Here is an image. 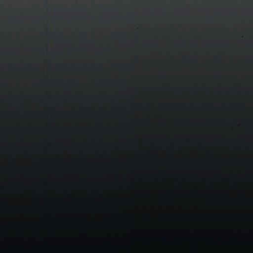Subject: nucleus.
Here are the masks:
<instances>
[{
	"label": "nucleus",
	"instance_id": "nucleus-1",
	"mask_svg": "<svg viewBox=\"0 0 253 253\" xmlns=\"http://www.w3.org/2000/svg\"><path fill=\"white\" fill-rule=\"evenodd\" d=\"M253 86H251L250 87V97H251V103H252V101H253Z\"/></svg>",
	"mask_w": 253,
	"mask_h": 253
},
{
	"label": "nucleus",
	"instance_id": "nucleus-2",
	"mask_svg": "<svg viewBox=\"0 0 253 253\" xmlns=\"http://www.w3.org/2000/svg\"><path fill=\"white\" fill-rule=\"evenodd\" d=\"M110 96H103V97H101V98H109ZM93 98H100L101 97H98V96H94L93 97Z\"/></svg>",
	"mask_w": 253,
	"mask_h": 253
},
{
	"label": "nucleus",
	"instance_id": "nucleus-3",
	"mask_svg": "<svg viewBox=\"0 0 253 253\" xmlns=\"http://www.w3.org/2000/svg\"><path fill=\"white\" fill-rule=\"evenodd\" d=\"M232 93H233V94L236 95L237 94V89L235 88L234 91Z\"/></svg>",
	"mask_w": 253,
	"mask_h": 253
}]
</instances>
